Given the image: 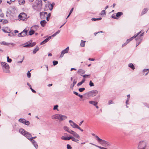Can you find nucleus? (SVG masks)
Returning a JSON list of instances; mask_svg holds the SVG:
<instances>
[{"mask_svg": "<svg viewBox=\"0 0 149 149\" xmlns=\"http://www.w3.org/2000/svg\"><path fill=\"white\" fill-rule=\"evenodd\" d=\"M19 131L21 134L26 137L30 141H31V140H33V139L36 138L37 137L36 136L32 137V135L30 133L22 128L20 129L19 130Z\"/></svg>", "mask_w": 149, "mask_h": 149, "instance_id": "nucleus-1", "label": "nucleus"}, {"mask_svg": "<svg viewBox=\"0 0 149 149\" xmlns=\"http://www.w3.org/2000/svg\"><path fill=\"white\" fill-rule=\"evenodd\" d=\"M142 30H141L139 32L137 33L136 34L134 35V36H132L130 39L127 40V41L122 45V46L123 47L126 45L129 42L132 41L134 38H136L138 37V38H142V39L143 38L141 37H142L143 36L144 33V32H143L142 33L140 34L139 36V35L142 32Z\"/></svg>", "mask_w": 149, "mask_h": 149, "instance_id": "nucleus-2", "label": "nucleus"}, {"mask_svg": "<svg viewBox=\"0 0 149 149\" xmlns=\"http://www.w3.org/2000/svg\"><path fill=\"white\" fill-rule=\"evenodd\" d=\"M52 118L53 119H58L60 121H62L66 119L67 117L65 115L57 114L52 116Z\"/></svg>", "mask_w": 149, "mask_h": 149, "instance_id": "nucleus-3", "label": "nucleus"}, {"mask_svg": "<svg viewBox=\"0 0 149 149\" xmlns=\"http://www.w3.org/2000/svg\"><path fill=\"white\" fill-rule=\"evenodd\" d=\"M97 140L99 143L102 146L107 147L108 146H111V144L108 141H106L99 138L97 136H95Z\"/></svg>", "mask_w": 149, "mask_h": 149, "instance_id": "nucleus-4", "label": "nucleus"}, {"mask_svg": "<svg viewBox=\"0 0 149 149\" xmlns=\"http://www.w3.org/2000/svg\"><path fill=\"white\" fill-rule=\"evenodd\" d=\"M64 129L68 132L70 134H72L75 137L79 139L80 138V137L79 134H77L76 132H74L73 131L70 130L69 128L66 126H64L63 127Z\"/></svg>", "mask_w": 149, "mask_h": 149, "instance_id": "nucleus-5", "label": "nucleus"}, {"mask_svg": "<svg viewBox=\"0 0 149 149\" xmlns=\"http://www.w3.org/2000/svg\"><path fill=\"white\" fill-rule=\"evenodd\" d=\"M1 64L3 70L4 72L6 73H9V66L8 64L4 62H1Z\"/></svg>", "mask_w": 149, "mask_h": 149, "instance_id": "nucleus-6", "label": "nucleus"}, {"mask_svg": "<svg viewBox=\"0 0 149 149\" xmlns=\"http://www.w3.org/2000/svg\"><path fill=\"white\" fill-rule=\"evenodd\" d=\"M147 145V143L145 141H140L139 143L138 148L139 149H146Z\"/></svg>", "mask_w": 149, "mask_h": 149, "instance_id": "nucleus-7", "label": "nucleus"}, {"mask_svg": "<svg viewBox=\"0 0 149 149\" xmlns=\"http://www.w3.org/2000/svg\"><path fill=\"white\" fill-rule=\"evenodd\" d=\"M98 93V91L96 90H94L88 92L85 94L88 97H93L95 96Z\"/></svg>", "mask_w": 149, "mask_h": 149, "instance_id": "nucleus-8", "label": "nucleus"}, {"mask_svg": "<svg viewBox=\"0 0 149 149\" xmlns=\"http://www.w3.org/2000/svg\"><path fill=\"white\" fill-rule=\"evenodd\" d=\"M18 18L19 20H22L23 21L26 20L27 18V15L25 13H21L18 16Z\"/></svg>", "mask_w": 149, "mask_h": 149, "instance_id": "nucleus-9", "label": "nucleus"}, {"mask_svg": "<svg viewBox=\"0 0 149 149\" xmlns=\"http://www.w3.org/2000/svg\"><path fill=\"white\" fill-rule=\"evenodd\" d=\"M69 47H68L66 49L62 50L61 52V54L60 55V57H63L64 54L68 53L69 51Z\"/></svg>", "mask_w": 149, "mask_h": 149, "instance_id": "nucleus-10", "label": "nucleus"}, {"mask_svg": "<svg viewBox=\"0 0 149 149\" xmlns=\"http://www.w3.org/2000/svg\"><path fill=\"white\" fill-rule=\"evenodd\" d=\"M69 122L70 124V126L73 128H77L78 126L77 125L71 120H69Z\"/></svg>", "mask_w": 149, "mask_h": 149, "instance_id": "nucleus-11", "label": "nucleus"}, {"mask_svg": "<svg viewBox=\"0 0 149 149\" xmlns=\"http://www.w3.org/2000/svg\"><path fill=\"white\" fill-rule=\"evenodd\" d=\"M47 13L45 12H42L40 13V15L41 18L43 19L45 18V15H47Z\"/></svg>", "mask_w": 149, "mask_h": 149, "instance_id": "nucleus-12", "label": "nucleus"}, {"mask_svg": "<svg viewBox=\"0 0 149 149\" xmlns=\"http://www.w3.org/2000/svg\"><path fill=\"white\" fill-rule=\"evenodd\" d=\"M135 38V40L136 41V47H137L139 45V44L141 43L142 40V38H138L137 37Z\"/></svg>", "mask_w": 149, "mask_h": 149, "instance_id": "nucleus-13", "label": "nucleus"}, {"mask_svg": "<svg viewBox=\"0 0 149 149\" xmlns=\"http://www.w3.org/2000/svg\"><path fill=\"white\" fill-rule=\"evenodd\" d=\"M35 45L36 43L35 42H33L32 43H30L28 44L25 45L23 47H31L34 46Z\"/></svg>", "mask_w": 149, "mask_h": 149, "instance_id": "nucleus-14", "label": "nucleus"}, {"mask_svg": "<svg viewBox=\"0 0 149 149\" xmlns=\"http://www.w3.org/2000/svg\"><path fill=\"white\" fill-rule=\"evenodd\" d=\"M51 38V36H49L47 38H46L45 40H44L43 41H42L40 45H42L44 44H45Z\"/></svg>", "mask_w": 149, "mask_h": 149, "instance_id": "nucleus-15", "label": "nucleus"}, {"mask_svg": "<svg viewBox=\"0 0 149 149\" xmlns=\"http://www.w3.org/2000/svg\"><path fill=\"white\" fill-rule=\"evenodd\" d=\"M85 72V71L82 69H79L77 72V73L81 76H82V74H84Z\"/></svg>", "mask_w": 149, "mask_h": 149, "instance_id": "nucleus-16", "label": "nucleus"}, {"mask_svg": "<svg viewBox=\"0 0 149 149\" xmlns=\"http://www.w3.org/2000/svg\"><path fill=\"white\" fill-rule=\"evenodd\" d=\"M71 135L69 137H68V136L64 137V136H62L61 137V139H62L64 140H65V141L69 140L71 139Z\"/></svg>", "mask_w": 149, "mask_h": 149, "instance_id": "nucleus-17", "label": "nucleus"}, {"mask_svg": "<svg viewBox=\"0 0 149 149\" xmlns=\"http://www.w3.org/2000/svg\"><path fill=\"white\" fill-rule=\"evenodd\" d=\"M1 44L3 45H14V44L13 43H9L6 42L4 41L2 42L1 43Z\"/></svg>", "mask_w": 149, "mask_h": 149, "instance_id": "nucleus-18", "label": "nucleus"}, {"mask_svg": "<svg viewBox=\"0 0 149 149\" xmlns=\"http://www.w3.org/2000/svg\"><path fill=\"white\" fill-rule=\"evenodd\" d=\"M32 142V144L33 145L36 149H38V145L37 142L35 140H31L30 141Z\"/></svg>", "mask_w": 149, "mask_h": 149, "instance_id": "nucleus-19", "label": "nucleus"}, {"mask_svg": "<svg viewBox=\"0 0 149 149\" xmlns=\"http://www.w3.org/2000/svg\"><path fill=\"white\" fill-rule=\"evenodd\" d=\"M27 31H28L26 29H25L21 32L22 37L26 36V35Z\"/></svg>", "mask_w": 149, "mask_h": 149, "instance_id": "nucleus-20", "label": "nucleus"}, {"mask_svg": "<svg viewBox=\"0 0 149 149\" xmlns=\"http://www.w3.org/2000/svg\"><path fill=\"white\" fill-rule=\"evenodd\" d=\"M88 102L90 104H92L94 106H95L97 103V102L93 101H89Z\"/></svg>", "mask_w": 149, "mask_h": 149, "instance_id": "nucleus-21", "label": "nucleus"}, {"mask_svg": "<svg viewBox=\"0 0 149 149\" xmlns=\"http://www.w3.org/2000/svg\"><path fill=\"white\" fill-rule=\"evenodd\" d=\"M46 21L45 20H42L40 22V24L41 26L42 27L45 26L46 24Z\"/></svg>", "mask_w": 149, "mask_h": 149, "instance_id": "nucleus-22", "label": "nucleus"}, {"mask_svg": "<svg viewBox=\"0 0 149 149\" xmlns=\"http://www.w3.org/2000/svg\"><path fill=\"white\" fill-rule=\"evenodd\" d=\"M148 10V9L147 8H145L142 11V12L141 13V15H143L144 14H145L147 12Z\"/></svg>", "mask_w": 149, "mask_h": 149, "instance_id": "nucleus-23", "label": "nucleus"}, {"mask_svg": "<svg viewBox=\"0 0 149 149\" xmlns=\"http://www.w3.org/2000/svg\"><path fill=\"white\" fill-rule=\"evenodd\" d=\"M77 81L75 80H74L73 81V84H71L70 85V88H71V89H73V87H74V86L75 85Z\"/></svg>", "mask_w": 149, "mask_h": 149, "instance_id": "nucleus-24", "label": "nucleus"}, {"mask_svg": "<svg viewBox=\"0 0 149 149\" xmlns=\"http://www.w3.org/2000/svg\"><path fill=\"white\" fill-rule=\"evenodd\" d=\"M31 28L32 29L35 31L37 30L38 29L39 26L38 25H35L33 26Z\"/></svg>", "mask_w": 149, "mask_h": 149, "instance_id": "nucleus-25", "label": "nucleus"}, {"mask_svg": "<svg viewBox=\"0 0 149 149\" xmlns=\"http://www.w3.org/2000/svg\"><path fill=\"white\" fill-rule=\"evenodd\" d=\"M75 137H73L71 136V138L70 139H71V140L74 142L78 143V141H79V140L75 139L74 138Z\"/></svg>", "mask_w": 149, "mask_h": 149, "instance_id": "nucleus-26", "label": "nucleus"}, {"mask_svg": "<svg viewBox=\"0 0 149 149\" xmlns=\"http://www.w3.org/2000/svg\"><path fill=\"white\" fill-rule=\"evenodd\" d=\"M39 49V48L38 47H37L33 51V54H35L36 52L38 51Z\"/></svg>", "mask_w": 149, "mask_h": 149, "instance_id": "nucleus-27", "label": "nucleus"}, {"mask_svg": "<svg viewBox=\"0 0 149 149\" xmlns=\"http://www.w3.org/2000/svg\"><path fill=\"white\" fill-rule=\"evenodd\" d=\"M90 144L92 145H93L98 148H100V149H107V148H104V147H101V146H98L97 145H96L95 144H93L92 143H90Z\"/></svg>", "mask_w": 149, "mask_h": 149, "instance_id": "nucleus-28", "label": "nucleus"}, {"mask_svg": "<svg viewBox=\"0 0 149 149\" xmlns=\"http://www.w3.org/2000/svg\"><path fill=\"white\" fill-rule=\"evenodd\" d=\"M128 66L130 68L133 70L135 69V68L134 65L132 63H129L128 65Z\"/></svg>", "mask_w": 149, "mask_h": 149, "instance_id": "nucleus-29", "label": "nucleus"}, {"mask_svg": "<svg viewBox=\"0 0 149 149\" xmlns=\"http://www.w3.org/2000/svg\"><path fill=\"white\" fill-rule=\"evenodd\" d=\"M49 2L47 1V3L46 4L45 8H44L45 10H48V5H49Z\"/></svg>", "mask_w": 149, "mask_h": 149, "instance_id": "nucleus-30", "label": "nucleus"}, {"mask_svg": "<svg viewBox=\"0 0 149 149\" xmlns=\"http://www.w3.org/2000/svg\"><path fill=\"white\" fill-rule=\"evenodd\" d=\"M85 42L86 41L81 40V42L80 46L81 47H84L85 46Z\"/></svg>", "mask_w": 149, "mask_h": 149, "instance_id": "nucleus-31", "label": "nucleus"}, {"mask_svg": "<svg viewBox=\"0 0 149 149\" xmlns=\"http://www.w3.org/2000/svg\"><path fill=\"white\" fill-rule=\"evenodd\" d=\"M48 9H49V10H52L53 8V6L52 4H49V5H48Z\"/></svg>", "mask_w": 149, "mask_h": 149, "instance_id": "nucleus-32", "label": "nucleus"}, {"mask_svg": "<svg viewBox=\"0 0 149 149\" xmlns=\"http://www.w3.org/2000/svg\"><path fill=\"white\" fill-rule=\"evenodd\" d=\"M123 14V13L121 12H119L117 13L116 14V16L117 17H119L121 16Z\"/></svg>", "mask_w": 149, "mask_h": 149, "instance_id": "nucleus-33", "label": "nucleus"}, {"mask_svg": "<svg viewBox=\"0 0 149 149\" xmlns=\"http://www.w3.org/2000/svg\"><path fill=\"white\" fill-rule=\"evenodd\" d=\"M102 19V18L101 17H100L99 18H92L91 20L93 21H95L96 20H100Z\"/></svg>", "mask_w": 149, "mask_h": 149, "instance_id": "nucleus-34", "label": "nucleus"}, {"mask_svg": "<svg viewBox=\"0 0 149 149\" xmlns=\"http://www.w3.org/2000/svg\"><path fill=\"white\" fill-rule=\"evenodd\" d=\"M10 33H9L8 34V36H9L12 37L13 36H15L16 35V34H15V33H14V32H12V33H11L10 32Z\"/></svg>", "mask_w": 149, "mask_h": 149, "instance_id": "nucleus-35", "label": "nucleus"}, {"mask_svg": "<svg viewBox=\"0 0 149 149\" xmlns=\"http://www.w3.org/2000/svg\"><path fill=\"white\" fill-rule=\"evenodd\" d=\"M25 119L24 118H20L19 119V121L22 123H24V121H25Z\"/></svg>", "mask_w": 149, "mask_h": 149, "instance_id": "nucleus-36", "label": "nucleus"}, {"mask_svg": "<svg viewBox=\"0 0 149 149\" xmlns=\"http://www.w3.org/2000/svg\"><path fill=\"white\" fill-rule=\"evenodd\" d=\"M34 31H33V30H31L29 31V35L31 36L34 33Z\"/></svg>", "mask_w": 149, "mask_h": 149, "instance_id": "nucleus-37", "label": "nucleus"}, {"mask_svg": "<svg viewBox=\"0 0 149 149\" xmlns=\"http://www.w3.org/2000/svg\"><path fill=\"white\" fill-rule=\"evenodd\" d=\"M23 124H24L25 125H28L30 124V122L29 121H27L25 120V121H24V123Z\"/></svg>", "mask_w": 149, "mask_h": 149, "instance_id": "nucleus-38", "label": "nucleus"}, {"mask_svg": "<svg viewBox=\"0 0 149 149\" xmlns=\"http://www.w3.org/2000/svg\"><path fill=\"white\" fill-rule=\"evenodd\" d=\"M58 105H56L54 106V108H53V110H57V111H59L58 109Z\"/></svg>", "mask_w": 149, "mask_h": 149, "instance_id": "nucleus-39", "label": "nucleus"}, {"mask_svg": "<svg viewBox=\"0 0 149 149\" xmlns=\"http://www.w3.org/2000/svg\"><path fill=\"white\" fill-rule=\"evenodd\" d=\"M106 12L105 11V10H102V11L101 13L99 14L100 15H104V14H105L106 13Z\"/></svg>", "mask_w": 149, "mask_h": 149, "instance_id": "nucleus-40", "label": "nucleus"}, {"mask_svg": "<svg viewBox=\"0 0 149 149\" xmlns=\"http://www.w3.org/2000/svg\"><path fill=\"white\" fill-rule=\"evenodd\" d=\"M51 16V14L50 13H49L47 15L46 19L47 21H48L49 20V18Z\"/></svg>", "mask_w": 149, "mask_h": 149, "instance_id": "nucleus-41", "label": "nucleus"}, {"mask_svg": "<svg viewBox=\"0 0 149 149\" xmlns=\"http://www.w3.org/2000/svg\"><path fill=\"white\" fill-rule=\"evenodd\" d=\"M31 71V70L30 71H28L27 73V76L28 78H30L31 76V74L30 73V72Z\"/></svg>", "mask_w": 149, "mask_h": 149, "instance_id": "nucleus-42", "label": "nucleus"}, {"mask_svg": "<svg viewBox=\"0 0 149 149\" xmlns=\"http://www.w3.org/2000/svg\"><path fill=\"white\" fill-rule=\"evenodd\" d=\"M89 85L91 87H92L94 86V84L91 81H90L89 82Z\"/></svg>", "mask_w": 149, "mask_h": 149, "instance_id": "nucleus-43", "label": "nucleus"}, {"mask_svg": "<svg viewBox=\"0 0 149 149\" xmlns=\"http://www.w3.org/2000/svg\"><path fill=\"white\" fill-rule=\"evenodd\" d=\"M85 90V88H80L79 89V91L80 92H82L83 91Z\"/></svg>", "mask_w": 149, "mask_h": 149, "instance_id": "nucleus-44", "label": "nucleus"}, {"mask_svg": "<svg viewBox=\"0 0 149 149\" xmlns=\"http://www.w3.org/2000/svg\"><path fill=\"white\" fill-rule=\"evenodd\" d=\"M7 61L8 62L11 63L12 61V59L10 58L9 56L7 57Z\"/></svg>", "mask_w": 149, "mask_h": 149, "instance_id": "nucleus-45", "label": "nucleus"}, {"mask_svg": "<svg viewBox=\"0 0 149 149\" xmlns=\"http://www.w3.org/2000/svg\"><path fill=\"white\" fill-rule=\"evenodd\" d=\"M2 30L5 33H10V30H9L8 31H7V30H6V28H5L4 29H2Z\"/></svg>", "mask_w": 149, "mask_h": 149, "instance_id": "nucleus-46", "label": "nucleus"}, {"mask_svg": "<svg viewBox=\"0 0 149 149\" xmlns=\"http://www.w3.org/2000/svg\"><path fill=\"white\" fill-rule=\"evenodd\" d=\"M4 16V14L2 12L1 10L0 9V17H3Z\"/></svg>", "mask_w": 149, "mask_h": 149, "instance_id": "nucleus-47", "label": "nucleus"}, {"mask_svg": "<svg viewBox=\"0 0 149 149\" xmlns=\"http://www.w3.org/2000/svg\"><path fill=\"white\" fill-rule=\"evenodd\" d=\"M53 63L54 65H55L58 63V62L57 61H53Z\"/></svg>", "mask_w": 149, "mask_h": 149, "instance_id": "nucleus-48", "label": "nucleus"}, {"mask_svg": "<svg viewBox=\"0 0 149 149\" xmlns=\"http://www.w3.org/2000/svg\"><path fill=\"white\" fill-rule=\"evenodd\" d=\"M148 71V72H149V69H145L143 70V73L144 74H145V72H146Z\"/></svg>", "mask_w": 149, "mask_h": 149, "instance_id": "nucleus-49", "label": "nucleus"}, {"mask_svg": "<svg viewBox=\"0 0 149 149\" xmlns=\"http://www.w3.org/2000/svg\"><path fill=\"white\" fill-rule=\"evenodd\" d=\"M19 3L22 4H24L25 3V1L24 0H19Z\"/></svg>", "mask_w": 149, "mask_h": 149, "instance_id": "nucleus-50", "label": "nucleus"}, {"mask_svg": "<svg viewBox=\"0 0 149 149\" xmlns=\"http://www.w3.org/2000/svg\"><path fill=\"white\" fill-rule=\"evenodd\" d=\"M112 17L113 18H114L115 19H117V17L116 16V15L115 14H113L112 15Z\"/></svg>", "mask_w": 149, "mask_h": 149, "instance_id": "nucleus-51", "label": "nucleus"}, {"mask_svg": "<svg viewBox=\"0 0 149 149\" xmlns=\"http://www.w3.org/2000/svg\"><path fill=\"white\" fill-rule=\"evenodd\" d=\"M67 149H71L72 147L69 144H67Z\"/></svg>", "mask_w": 149, "mask_h": 149, "instance_id": "nucleus-52", "label": "nucleus"}, {"mask_svg": "<svg viewBox=\"0 0 149 149\" xmlns=\"http://www.w3.org/2000/svg\"><path fill=\"white\" fill-rule=\"evenodd\" d=\"M38 4L40 5L41 6H42V1L41 0H39L38 2Z\"/></svg>", "mask_w": 149, "mask_h": 149, "instance_id": "nucleus-53", "label": "nucleus"}, {"mask_svg": "<svg viewBox=\"0 0 149 149\" xmlns=\"http://www.w3.org/2000/svg\"><path fill=\"white\" fill-rule=\"evenodd\" d=\"M83 83V82H81V81L80 82H79V83L77 84V86H80L81 85V84H82Z\"/></svg>", "mask_w": 149, "mask_h": 149, "instance_id": "nucleus-54", "label": "nucleus"}, {"mask_svg": "<svg viewBox=\"0 0 149 149\" xmlns=\"http://www.w3.org/2000/svg\"><path fill=\"white\" fill-rule=\"evenodd\" d=\"M90 74H85V75H82V76L84 78H85L86 77H87L88 76H90Z\"/></svg>", "mask_w": 149, "mask_h": 149, "instance_id": "nucleus-55", "label": "nucleus"}, {"mask_svg": "<svg viewBox=\"0 0 149 149\" xmlns=\"http://www.w3.org/2000/svg\"><path fill=\"white\" fill-rule=\"evenodd\" d=\"M77 128L80 130L81 132L83 131V130L81 129L79 126Z\"/></svg>", "mask_w": 149, "mask_h": 149, "instance_id": "nucleus-56", "label": "nucleus"}, {"mask_svg": "<svg viewBox=\"0 0 149 149\" xmlns=\"http://www.w3.org/2000/svg\"><path fill=\"white\" fill-rule=\"evenodd\" d=\"M113 103V101L111 100H109L108 102V104H110Z\"/></svg>", "mask_w": 149, "mask_h": 149, "instance_id": "nucleus-57", "label": "nucleus"}, {"mask_svg": "<svg viewBox=\"0 0 149 149\" xmlns=\"http://www.w3.org/2000/svg\"><path fill=\"white\" fill-rule=\"evenodd\" d=\"M32 91L33 93H36V91H35L34 90H33V89L32 88H30V89Z\"/></svg>", "mask_w": 149, "mask_h": 149, "instance_id": "nucleus-58", "label": "nucleus"}, {"mask_svg": "<svg viewBox=\"0 0 149 149\" xmlns=\"http://www.w3.org/2000/svg\"><path fill=\"white\" fill-rule=\"evenodd\" d=\"M73 9H74L73 8H72L70 10V13H69V14H70L71 15V14L72 13V12L73 11Z\"/></svg>", "mask_w": 149, "mask_h": 149, "instance_id": "nucleus-59", "label": "nucleus"}, {"mask_svg": "<svg viewBox=\"0 0 149 149\" xmlns=\"http://www.w3.org/2000/svg\"><path fill=\"white\" fill-rule=\"evenodd\" d=\"M18 36L19 37H22L21 33H19L18 34Z\"/></svg>", "mask_w": 149, "mask_h": 149, "instance_id": "nucleus-60", "label": "nucleus"}, {"mask_svg": "<svg viewBox=\"0 0 149 149\" xmlns=\"http://www.w3.org/2000/svg\"><path fill=\"white\" fill-rule=\"evenodd\" d=\"M27 84L30 87V88H32L31 86L29 83H27Z\"/></svg>", "mask_w": 149, "mask_h": 149, "instance_id": "nucleus-61", "label": "nucleus"}, {"mask_svg": "<svg viewBox=\"0 0 149 149\" xmlns=\"http://www.w3.org/2000/svg\"><path fill=\"white\" fill-rule=\"evenodd\" d=\"M85 80H86L85 78L83 77V79L81 81V82H83V83L85 81Z\"/></svg>", "mask_w": 149, "mask_h": 149, "instance_id": "nucleus-62", "label": "nucleus"}, {"mask_svg": "<svg viewBox=\"0 0 149 149\" xmlns=\"http://www.w3.org/2000/svg\"><path fill=\"white\" fill-rule=\"evenodd\" d=\"M73 93L77 96H78L79 95L78 93H77L75 91H74Z\"/></svg>", "mask_w": 149, "mask_h": 149, "instance_id": "nucleus-63", "label": "nucleus"}, {"mask_svg": "<svg viewBox=\"0 0 149 149\" xmlns=\"http://www.w3.org/2000/svg\"><path fill=\"white\" fill-rule=\"evenodd\" d=\"M88 60L91 61H94L95 59L93 58H90L88 59Z\"/></svg>", "mask_w": 149, "mask_h": 149, "instance_id": "nucleus-64", "label": "nucleus"}]
</instances>
